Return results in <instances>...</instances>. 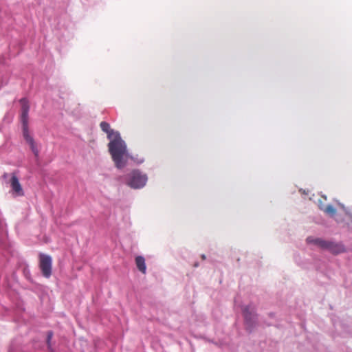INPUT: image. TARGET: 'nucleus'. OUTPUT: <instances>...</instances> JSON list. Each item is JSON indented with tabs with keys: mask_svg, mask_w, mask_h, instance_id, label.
I'll return each mask as SVG.
<instances>
[{
	"mask_svg": "<svg viewBox=\"0 0 352 352\" xmlns=\"http://www.w3.org/2000/svg\"><path fill=\"white\" fill-rule=\"evenodd\" d=\"M109 151L116 168L121 169L126 164V145L120 134H116L108 144Z\"/></svg>",
	"mask_w": 352,
	"mask_h": 352,
	"instance_id": "f257e3e1",
	"label": "nucleus"
},
{
	"mask_svg": "<svg viewBox=\"0 0 352 352\" xmlns=\"http://www.w3.org/2000/svg\"><path fill=\"white\" fill-rule=\"evenodd\" d=\"M147 179L146 174L139 170H133L127 176L126 184L132 188L138 189L146 185Z\"/></svg>",
	"mask_w": 352,
	"mask_h": 352,
	"instance_id": "f03ea898",
	"label": "nucleus"
},
{
	"mask_svg": "<svg viewBox=\"0 0 352 352\" xmlns=\"http://www.w3.org/2000/svg\"><path fill=\"white\" fill-rule=\"evenodd\" d=\"M38 266L42 275L48 278L52 272V258L50 255L40 253L38 256Z\"/></svg>",
	"mask_w": 352,
	"mask_h": 352,
	"instance_id": "7ed1b4c3",
	"label": "nucleus"
},
{
	"mask_svg": "<svg viewBox=\"0 0 352 352\" xmlns=\"http://www.w3.org/2000/svg\"><path fill=\"white\" fill-rule=\"evenodd\" d=\"M20 103L21 104V121L22 126H28V113L30 110L28 100L26 98H21Z\"/></svg>",
	"mask_w": 352,
	"mask_h": 352,
	"instance_id": "20e7f679",
	"label": "nucleus"
},
{
	"mask_svg": "<svg viewBox=\"0 0 352 352\" xmlns=\"http://www.w3.org/2000/svg\"><path fill=\"white\" fill-rule=\"evenodd\" d=\"M23 135L25 141L30 144L32 151L36 157L38 156V150L35 144L33 138L30 135L28 126H23Z\"/></svg>",
	"mask_w": 352,
	"mask_h": 352,
	"instance_id": "39448f33",
	"label": "nucleus"
},
{
	"mask_svg": "<svg viewBox=\"0 0 352 352\" xmlns=\"http://www.w3.org/2000/svg\"><path fill=\"white\" fill-rule=\"evenodd\" d=\"M10 186L12 192L16 196H23L24 192L22 186L19 181L18 177L15 174H12L10 179Z\"/></svg>",
	"mask_w": 352,
	"mask_h": 352,
	"instance_id": "423d86ee",
	"label": "nucleus"
},
{
	"mask_svg": "<svg viewBox=\"0 0 352 352\" xmlns=\"http://www.w3.org/2000/svg\"><path fill=\"white\" fill-rule=\"evenodd\" d=\"M324 249L328 250L329 252L335 254L343 252L344 251V248L342 245L335 243L329 241H327Z\"/></svg>",
	"mask_w": 352,
	"mask_h": 352,
	"instance_id": "0eeeda50",
	"label": "nucleus"
},
{
	"mask_svg": "<svg viewBox=\"0 0 352 352\" xmlns=\"http://www.w3.org/2000/svg\"><path fill=\"white\" fill-rule=\"evenodd\" d=\"M100 126L102 131L107 133V138L109 140L116 136V134H120L118 132H116L111 129L109 124L106 122H101Z\"/></svg>",
	"mask_w": 352,
	"mask_h": 352,
	"instance_id": "6e6552de",
	"label": "nucleus"
},
{
	"mask_svg": "<svg viewBox=\"0 0 352 352\" xmlns=\"http://www.w3.org/2000/svg\"><path fill=\"white\" fill-rule=\"evenodd\" d=\"M135 261L138 270L145 274L146 272L145 258L142 256H138L135 257Z\"/></svg>",
	"mask_w": 352,
	"mask_h": 352,
	"instance_id": "1a4fd4ad",
	"label": "nucleus"
},
{
	"mask_svg": "<svg viewBox=\"0 0 352 352\" xmlns=\"http://www.w3.org/2000/svg\"><path fill=\"white\" fill-rule=\"evenodd\" d=\"M307 242L308 243H313L315 244L320 248L324 249L325 245L327 244V241L319 239V238H313L311 236L307 237Z\"/></svg>",
	"mask_w": 352,
	"mask_h": 352,
	"instance_id": "9d476101",
	"label": "nucleus"
},
{
	"mask_svg": "<svg viewBox=\"0 0 352 352\" xmlns=\"http://www.w3.org/2000/svg\"><path fill=\"white\" fill-rule=\"evenodd\" d=\"M243 315L247 322H250L254 318L253 309L250 307H246L243 309Z\"/></svg>",
	"mask_w": 352,
	"mask_h": 352,
	"instance_id": "9b49d317",
	"label": "nucleus"
},
{
	"mask_svg": "<svg viewBox=\"0 0 352 352\" xmlns=\"http://www.w3.org/2000/svg\"><path fill=\"white\" fill-rule=\"evenodd\" d=\"M324 212L327 213V214L330 215L331 217H333L336 213V209L331 205L327 206L324 209Z\"/></svg>",
	"mask_w": 352,
	"mask_h": 352,
	"instance_id": "f8f14e48",
	"label": "nucleus"
},
{
	"mask_svg": "<svg viewBox=\"0 0 352 352\" xmlns=\"http://www.w3.org/2000/svg\"><path fill=\"white\" fill-rule=\"evenodd\" d=\"M52 332H49L48 333V335H47V342H49L50 339L52 338Z\"/></svg>",
	"mask_w": 352,
	"mask_h": 352,
	"instance_id": "ddd939ff",
	"label": "nucleus"
},
{
	"mask_svg": "<svg viewBox=\"0 0 352 352\" xmlns=\"http://www.w3.org/2000/svg\"><path fill=\"white\" fill-rule=\"evenodd\" d=\"M205 258H206V257H205V256H204V255H203V256H202V258H203V259H205Z\"/></svg>",
	"mask_w": 352,
	"mask_h": 352,
	"instance_id": "4468645a",
	"label": "nucleus"
}]
</instances>
